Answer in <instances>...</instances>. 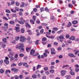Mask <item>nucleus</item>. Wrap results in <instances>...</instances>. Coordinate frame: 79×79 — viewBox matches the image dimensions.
Wrapping results in <instances>:
<instances>
[{
    "instance_id": "obj_1",
    "label": "nucleus",
    "mask_w": 79,
    "mask_h": 79,
    "mask_svg": "<svg viewBox=\"0 0 79 79\" xmlns=\"http://www.w3.org/2000/svg\"><path fill=\"white\" fill-rule=\"evenodd\" d=\"M27 39L24 36H21L20 38V41L22 43H24L26 42Z\"/></svg>"
},
{
    "instance_id": "obj_2",
    "label": "nucleus",
    "mask_w": 79,
    "mask_h": 79,
    "mask_svg": "<svg viewBox=\"0 0 79 79\" xmlns=\"http://www.w3.org/2000/svg\"><path fill=\"white\" fill-rule=\"evenodd\" d=\"M4 26L7 27H2V29H3L4 31H7L6 29H8V23H5L4 24Z\"/></svg>"
},
{
    "instance_id": "obj_3",
    "label": "nucleus",
    "mask_w": 79,
    "mask_h": 79,
    "mask_svg": "<svg viewBox=\"0 0 79 79\" xmlns=\"http://www.w3.org/2000/svg\"><path fill=\"white\" fill-rule=\"evenodd\" d=\"M11 70L12 71L14 72L15 73H16L18 72V71H19V69H16L14 68L11 69Z\"/></svg>"
},
{
    "instance_id": "obj_4",
    "label": "nucleus",
    "mask_w": 79,
    "mask_h": 79,
    "mask_svg": "<svg viewBox=\"0 0 79 79\" xmlns=\"http://www.w3.org/2000/svg\"><path fill=\"white\" fill-rule=\"evenodd\" d=\"M51 50V54L52 55H54L56 54V52H55L54 51H55V49L53 48H51L50 49Z\"/></svg>"
},
{
    "instance_id": "obj_5",
    "label": "nucleus",
    "mask_w": 79,
    "mask_h": 79,
    "mask_svg": "<svg viewBox=\"0 0 79 79\" xmlns=\"http://www.w3.org/2000/svg\"><path fill=\"white\" fill-rule=\"evenodd\" d=\"M14 55V53L13 52H10L9 53V54H8V56L9 58H10L11 57H12V56H13Z\"/></svg>"
},
{
    "instance_id": "obj_6",
    "label": "nucleus",
    "mask_w": 79,
    "mask_h": 79,
    "mask_svg": "<svg viewBox=\"0 0 79 79\" xmlns=\"http://www.w3.org/2000/svg\"><path fill=\"white\" fill-rule=\"evenodd\" d=\"M22 65H23V67L25 66L26 68H27L29 67V66L27 65V63H22Z\"/></svg>"
},
{
    "instance_id": "obj_7",
    "label": "nucleus",
    "mask_w": 79,
    "mask_h": 79,
    "mask_svg": "<svg viewBox=\"0 0 79 79\" xmlns=\"http://www.w3.org/2000/svg\"><path fill=\"white\" fill-rule=\"evenodd\" d=\"M66 71L65 70H62L61 71V76H64V75L65 74V73Z\"/></svg>"
},
{
    "instance_id": "obj_8",
    "label": "nucleus",
    "mask_w": 79,
    "mask_h": 79,
    "mask_svg": "<svg viewBox=\"0 0 79 79\" xmlns=\"http://www.w3.org/2000/svg\"><path fill=\"white\" fill-rule=\"evenodd\" d=\"M58 38H59L60 39H61V40L64 39V35H60L58 37Z\"/></svg>"
},
{
    "instance_id": "obj_9",
    "label": "nucleus",
    "mask_w": 79,
    "mask_h": 79,
    "mask_svg": "<svg viewBox=\"0 0 79 79\" xmlns=\"http://www.w3.org/2000/svg\"><path fill=\"white\" fill-rule=\"evenodd\" d=\"M35 51L33 49H32L30 51V54L31 55H33L35 53Z\"/></svg>"
},
{
    "instance_id": "obj_10",
    "label": "nucleus",
    "mask_w": 79,
    "mask_h": 79,
    "mask_svg": "<svg viewBox=\"0 0 79 79\" xmlns=\"http://www.w3.org/2000/svg\"><path fill=\"white\" fill-rule=\"evenodd\" d=\"M69 56L71 57H76V56L73 54V53H69L68 54Z\"/></svg>"
},
{
    "instance_id": "obj_11",
    "label": "nucleus",
    "mask_w": 79,
    "mask_h": 79,
    "mask_svg": "<svg viewBox=\"0 0 79 79\" xmlns=\"http://www.w3.org/2000/svg\"><path fill=\"white\" fill-rule=\"evenodd\" d=\"M0 45H1L2 48H4L5 47H6V45L4 44L3 42H1L0 43Z\"/></svg>"
},
{
    "instance_id": "obj_12",
    "label": "nucleus",
    "mask_w": 79,
    "mask_h": 79,
    "mask_svg": "<svg viewBox=\"0 0 79 79\" xmlns=\"http://www.w3.org/2000/svg\"><path fill=\"white\" fill-rule=\"evenodd\" d=\"M31 49V48L27 47V48H26V52H29V51H30Z\"/></svg>"
},
{
    "instance_id": "obj_13",
    "label": "nucleus",
    "mask_w": 79,
    "mask_h": 79,
    "mask_svg": "<svg viewBox=\"0 0 79 79\" xmlns=\"http://www.w3.org/2000/svg\"><path fill=\"white\" fill-rule=\"evenodd\" d=\"M7 39L6 38H3L2 40L4 43L6 44L7 43Z\"/></svg>"
},
{
    "instance_id": "obj_14",
    "label": "nucleus",
    "mask_w": 79,
    "mask_h": 79,
    "mask_svg": "<svg viewBox=\"0 0 79 79\" xmlns=\"http://www.w3.org/2000/svg\"><path fill=\"white\" fill-rule=\"evenodd\" d=\"M25 26L26 27H27L28 28H30L31 27L30 26V25L28 23H26Z\"/></svg>"
},
{
    "instance_id": "obj_15",
    "label": "nucleus",
    "mask_w": 79,
    "mask_h": 79,
    "mask_svg": "<svg viewBox=\"0 0 79 79\" xmlns=\"http://www.w3.org/2000/svg\"><path fill=\"white\" fill-rule=\"evenodd\" d=\"M72 24H74V25H75L77 24L78 23V22L77 21H73L72 22Z\"/></svg>"
},
{
    "instance_id": "obj_16",
    "label": "nucleus",
    "mask_w": 79,
    "mask_h": 79,
    "mask_svg": "<svg viewBox=\"0 0 79 79\" xmlns=\"http://www.w3.org/2000/svg\"><path fill=\"white\" fill-rule=\"evenodd\" d=\"M35 20H33L32 19H31L30 20V22L31 23V24H35Z\"/></svg>"
},
{
    "instance_id": "obj_17",
    "label": "nucleus",
    "mask_w": 79,
    "mask_h": 79,
    "mask_svg": "<svg viewBox=\"0 0 79 79\" xmlns=\"http://www.w3.org/2000/svg\"><path fill=\"white\" fill-rule=\"evenodd\" d=\"M32 78L33 79H35L37 78V75L35 74H33L32 76Z\"/></svg>"
},
{
    "instance_id": "obj_18",
    "label": "nucleus",
    "mask_w": 79,
    "mask_h": 79,
    "mask_svg": "<svg viewBox=\"0 0 79 79\" xmlns=\"http://www.w3.org/2000/svg\"><path fill=\"white\" fill-rule=\"evenodd\" d=\"M21 48H23L24 47V44L23 43H20V44H18Z\"/></svg>"
},
{
    "instance_id": "obj_19",
    "label": "nucleus",
    "mask_w": 79,
    "mask_h": 79,
    "mask_svg": "<svg viewBox=\"0 0 79 79\" xmlns=\"http://www.w3.org/2000/svg\"><path fill=\"white\" fill-rule=\"evenodd\" d=\"M8 73H11L10 70H6V71H5V74H8Z\"/></svg>"
},
{
    "instance_id": "obj_20",
    "label": "nucleus",
    "mask_w": 79,
    "mask_h": 79,
    "mask_svg": "<svg viewBox=\"0 0 79 79\" xmlns=\"http://www.w3.org/2000/svg\"><path fill=\"white\" fill-rule=\"evenodd\" d=\"M9 23L10 24H13V25L15 24V22L14 21H10Z\"/></svg>"
},
{
    "instance_id": "obj_21",
    "label": "nucleus",
    "mask_w": 79,
    "mask_h": 79,
    "mask_svg": "<svg viewBox=\"0 0 79 79\" xmlns=\"http://www.w3.org/2000/svg\"><path fill=\"white\" fill-rule=\"evenodd\" d=\"M69 39L72 40H75V37L74 36H71L69 38Z\"/></svg>"
},
{
    "instance_id": "obj_22",
    "label": "nucleus",
    "mask_w": 79,
    "mask_h": 79,
    "mask_svg": "<svg viewBox=\"0 0 79 79\" xmlns=\"http://www.w3.org/2000/svg\"><path fill=\"white\" fill-rule=\"evenodd\" d=\"M41 67V65L40 64H38L37 66V69H36L38 70V69H40Z\"/></svg>"
},
{
    "instance_id": "obj_23",
    "label": "nucleus",
    "mask_w": 79,
    "mask_h": 79,
    "mask_svg": "<svg viewBox=\"0 0 79 79\" xmlns=\"http://www.w3.org/2000/svg\"><path fill=\"white\" fill-rule=\"evenodd\" d=\"M4 62L5 63V64H8L9 63V60H4Z\"/></svg>"
},
{
    "instance_id": "obj_24",
    "label": "nucleus",
    "mask_w": 79,
    "mask_h": 79,
    "mask_svg": "<svg viewBox=\"0 0 79 79\" xmlns=\"http://www.w3.org/2000/svg\"><path fill=\"white\" fill-rule=\"evenodd\" d=\"M15 48H16V49H17L18 50H20L21 48L19 47V44H17L16 45V47H15Z\"/></svg>"
},
{
    "instance_id": "obj_25",
    "label": "nucleus",
    "mask_w": 79,
    "mask_h": 79,
    "mask_svg": "<svg viewBox=\"0 0 79 79\" xmlns=\"http://www.w3.org/2000/svg\"><path fill=\"white\" fill-rule=\"evenodd\" d=\"M44 10L46 11H47V12H49L50 11V9H48V8L47 7H46L44 9Z\"/></svg>"
},
{
    "instance_id": "obj_26",
    "label": "nucleus",
    "mask_w": 79,
    "mask_h": 79,
    "mask_svg": "<svg viewBox=\"0 0 79 79\" xmlns=\"http://www.w3.org/2000/svg\"><path fill=\"white\" fill-rule=\"evenodd\" d=\"M51 34V33H50V32H46V37H48V35H50Z\"/></svg>"
},
{
    "instance_id": "obj_27",
    "label": "nucleus",
    "mask_w": 79,
    "mask_h": 79,
    "mask_svg": "<svg viewBox=\"0 0 79 79\" xmlns=\"http://www.w3.org/2000/svg\"><path fill=\"white\" fill-rule=\"evenodd\" d=\"M22 5H20V7L21 8H23V7H24V6L25 5V3L23 2H22Z\"/></svg>"
},
{
    "instance_id": "obj_28",
    "label": "nucleus",
    "mask_w": 79,
    "mask_h": 79,
    "mask_svg": "<svg viewBox=\"0 0 79 79\" xmlns=\"http://www.w3.org/2000/svg\"><path fill=\"white\" fill-rule=\"evenodd\" d=\"M5 12L8 13H10V11L8 9H5Z\"/></svg>"
},
{
    "instance_id": "obj_29",
    "label": "nucleus",
    "mask_w": 79,
    "mask_h": 79,
    "mask_svg": "<svg viewBox=\"0 0 79 79\" xmlns=\"http://www.w3.org/2000/svg\"><path fill=\"white\" fill-rule=\"evenodd\" d=\"M24 51V49L23 48H22L20 49V52H23Z\"/></svg>"
},
{
    "instance_id": "obj_30",
    "label": "nucleus",
    "mask_w": 79,
    "mask_h": 79,
    "mask_svg": "<svg viewBox=\"0 0 79 79\" xmlns=\"http://www.w3.org/2000/svg\"><path fill=\"white\" fill-rule=\"evenodd\" d=\"M13 30V28H10L8 29L7 32V33H9L11 31H12Z\"/></svg>"
},
{
    "instance_id": "obj_31",
    "label": "nucleus",
    "mask_w": 79,
    "mask_h": 79,
    "mask_svg": "<svg viewBox=\"0 0 79 79\" xmlns=\"http://www.w3.org/2000/svg\"><path fill=\"white\" fill-rule=\"evenodd\" d=\"M69 67V65L68 64H66V65L63 66L62 67V68L63 69H64L66 67Z\"/></svg>"
},
{
    "instance_id": "obj_32",
    "label": "nucleus",
    "mask_w": 79,
    "mask_h": 79,
    "mask_svg": "<svg viewBox=\"0 0 79 79\" xmlns=\"http://www.w3.org/2000/svg\"><path fill=\"white\" fill-rule=\"evenodd\" d=\"M19 23H20L21 24H23L24 22L22 21H18Z\"/></svg>"
},
{
    "instance_id": "obj_33",
    "label": "nucleus",
    "mask_w": 79,
    "mask_h": 79,
    "mask_svg": "<svg viewBox=\"0 0 79 79\" xmlns=\"http://www.w3.org/2000/svg\"><path fill=\"white\" fill-rule=\"evenodd\" d=\"M36 17L35 16H33L32 17V19L33 20H34V21H35V20L36 19Z\"/></svg>"
},
{
    "instance_id": "obj_34",
    "label": "nucleus",
    "mask_w": 79,
    "mask_h": 79,
    "mask_svg": "<svg viewBox=\"0 0 79 79\" xmlns=\"http://www.w3.org/2000/svg\"><path fill=\"white\" fill-rule=\"evenodd\" d=\"M4 73V70L2 69H1V70H0V73L1 74H2Z\"/></svg>"
},
{
    "instance_id": "obj_35",
    "label": "nucleus",
    "mask_w": 79,
    "mask_h": 79,
    "mask_svg": "<svg viewBox=\"0 0 79 79\" xmlns=\"http://www.w3.org/2000/svg\"><path fill=\"white\" fill-rule=\"evenodd\" d=\"M19 38H20L19 37L17 36V37H16L15 38V40L18 41V40H19Z\"/></svg>"
},
{
    "instance_id": "obj_36",
    "label": "nucleus",
    "mask_w": 79,
    "mask_h": 79,
    "mask_svg": "<svg viewBox=\"0 0 79 79\" xmlns=\"http://www.w3.org/2000/svg\"><path fill=\"white\" fill-rule=\"evenodd\" d=\"M27 32H28V34L31 35V31L30 30L27 31Z\"/></svg>"
},
{
    "instance_id": "obj_37",
    "label": "nucleus",
    "mask_w": 79,
    "mask_h": 79,
    "mask_svg": "<svg viewBox=\"0 0 79 79\" xmlns=\"http://www.w3.org/2000/svg\"><path fill=\"white\" fill-rule=\"evenodd\" d=\"M47 38L45 37L43 38V39H42V41H47Z\"/></svg>"
},
{
    "instance_id": "obj_38",
    "label": "nucleus",
    "mask_w": 79,
    "mask_h": 79,
    "mask_svg": "<svg viewBox=\"0 0 79 79\" xmlns=\"http://www.w3.org/2000/svg\"><path fill=\"white\" fill-rule=\"evenodd\" d=\"M3 64V60H0V65H2Z\"/></svg>"
},
{
    "instance_id": "obj_39",
    "label": "nucleus",
    "mask_w": 79,
    "mask_h": 79,
    "mask_svg": "<svg viewBox=\"0 0 79 79\" xmlns=\"http://www.w3.org/2000/svg\"><path fill=\"white\" fill-rule=\"evenodd\" d=\"M10 10L12 12H13L14 13H16V11L15 10H13V9H11Z\"/></svg>"
},
{
    "instance_id": "obj_40",
    "label": "nucleus",
    "mask_w": 79,
    "mask_h": 79,
    "mask_svg": "<svg viewBox=\"0 0 79 79\" xmlns=\"http://www.w3.org/2000/svg\"><path fill=\"white\" fill-rule=\"evenodd\" d=\"M70 73L72 75H75V73L74 72H70Z\"/></svg>"
},
{
    "instance_id": "obj_41",
    "label": "nucleus",
    "mask_w": 79,
    "mask_h": 79,
    "mask_svg": "<svg viewBox=\"0 0 79 79\" xmlns=\"http://www.w3.org/2000/svg\"><path fill=\"white\" fill-rule=\"evenodd\" d=\"M50 73H52L53 74L54 73V70H50Z\"/></svg>"
},
{
    "instance_id": "obj_42",
    "label": "nucleus",
    "mask_w": 79,
    "mask_h": 79,
    "mask_svg": "<svg viewBox=\"0 0 79 79\" xmlns=\"http://www.w3.org/2000/svg\"><path fill=\"white\" fill-rule=\"evenodd\" d=\"M24 56V54H23V53L19 54V56L22 57H23Z\"/></svg>"
},
{
    "instance_id": "obj_43",
    "label": "nucleus",
    "mask_w": 79,
    "mask_h": 79,
    "mask_svg": "<svg viewBox=\"0 0 79 79\" xmlns=\"http://www.w3.org/2000/svg\"><path fill=\"white\" fill-rule=\"evenodd\" d=\"M40 10H41L40 12L42 13V11H44V7H41L40 8Z\"/></svg>"
},
{
    "instance_id": "obj_44",
    "label": "nucleus",
    "mask_w": 79,
    "mask_h": 79,
    "mask_svg": "<svg viewBox=\"0 0 79 79\" xmlns=\"http://www.w3.org/2000/svg\"><path fill=\"white\" fill-rule=\"evenodd\" d=\"M48 38H50L51 39H53L54 38H55V37L54 36H48V37H47Z\"/></svg>"
},
{
    "instance_id": "obj_45",
    "label": "nucleus",
    "mask_w": 79,
    "mask_h": 79,
    "mask_svg": "<svg viewBox=\"0 0 79 79\" xmlns=\"http://www.w3.org/2000/svg\"><path fill=\"white\" fill-rule=\"evenodd\" d=\"M53 30H54L55 31H57L59 30V29L58 28L54 27L53 28Z\"/></svg>"
},
{
    "instance_id": "obj_46",
    "label": "nucleus",
    "mask_w": 79,
    "mask_h": 79,
    "mask_svg": "<svg viewBox=\"0 0 79 79\" xmlns=\"http://www.w3.org/2000/svg\"><path fill=\"white\" fill-rule=\"evenodd\" d=\"M53 44H54V45L57 46L58 44V43L57 42H54Z\"/></svg>"
},
{
    "instance_id": "obj_47",
    "label": "nucleus",
    "mask_w": 79,
    "mask_h": 79,
    "mask_svg": "<svg viewBox=\"0 0 79 79\" xmlns=\"http://www.w3.org/2000/svg\"><path fill=\"white\" fill-rule=\"evenodd\" d=\"M21 31V32L22 33H23L24 32V28H22Z\"/></svg>"
},
{
    "instance_id": "obj_48",
    "label": "nucleus",
    "mask_w": 79,
    "mask_h": 79,
    "mask_svg": "<svg viewBox=\"0 0 79 79\" xmlns=\"http://www.w3.org/2000/svg\"><path fill=\"white\" fill-rule=\"evenodd\" d=\"M15 5H16L17 6H19V3L16 2H15Z\"/></svg>"
},
{
    "instance_id": "obj_49",
    "label": "nucleus",
    "mask_w": 79,
    "mask_h": 79,
    "mask_svg": "<svg viewBox=\"0 0 79 79\" xmlns=\"http://www.w3.org/2000/svg\"><path fill=\"white\" fill-rule=\"evenodd\" d=\"M45 74L47 75H48L49 74H50V73H49L48 71H46L45 72Z\"/></svg>"
},
{
    "instance_id": "obj_50",
    "label": "nucleus",
    "mask_w": 79,
    "mask_h": 79,
    "mask_svg": "<svg viewBox=\"0 0 79 79\" xmlns=\"http://www.w3.org/2000/svg\"><path fill=\"white\" fill-rule=\"evenodd\" d=\"M72 24L70 22H69L68 25V26L69 27L70 26H71Z\"/></svg>"
},
{
    "instance_id": "obj_51",
    "label": "nucleus",
    "mask_w": 79,
    "mask_h": 79,
    "mask_svg": "<svg viewBox=\"0 0 79 79\" xmlns=\"http://www.w3.org/2000/svg\"><path fill=\"white\" fill-rule=\"evenodd\" d=\"M33 10L34 12H36L37 10V9L36 8H34Z\"/></svg>"
},
{
    "instance_id": "obj_52",
    "label": "nucleus",
    "mask_w": 79,
    "mask_h": 79,
    "mask_svg": "<svg viewBox=\"0 0 79 79\" xmlns=\"http://www.w3.org/2000/svg\"><path fill=\"white\" fill-rule=\"evenodd\" d=\"M39 41V40H37L36 41L35 44L36 45H37L38 44V42Z\"/></svg>"
},
{
    "instance_id": "obj_53",
    "label": "nucleus",
    "mask_w": 79,
    "mask_h": 79,
    "mask_svg": "<svg viewBox=\"0 0 79 79\" xmlns=\"http://www.w3.org/2000/svg\"><path fill=\"white\" fill-rule=\"evenodd\" d=\"M20 20H23L24 22H26L24 20H23V18L22 17H21L20 18Z\"/></svg>"
},
{
    "instance_id": "obj_54",
    "label": "nucleus",
    "mask_w": 79,
    "mask_h": 79,
    "mask_svg": "<svg viewBox=\"0 0 79 79\" xmlns=\"http://www.w3.org/2000/svg\"><path fill=\"white\" fill-rule=\"evenodd\" d=\"M48 69V68L47 67H45L44 68V70L45 71H47Z\"/></svg>"
},
{
    "instance_id": "obj_55",
    "label": "nucleus",
    "mask_w": 79,
    "mask_h": 79,
    "mask_svg": "<svg viewBox=\"0 0 79 79\" xmlns=\"http://www.w3.org/2000/svg\"><path fill=\"white\" fill-rule=\"evenodd\" d=\"M63 32V31L62 30H60L59 31H58L57 32V33L58 34H60V33H61V32Z\"/></svg>"
},
{
    "instance_id": "obj_56",
    "label": "nucleus",
    "mask_w": 79,
    "mask_h": 79,
    "mask_svg": "<svg viewBox=\"0 0 79 79\" xmlns=\"http://www.w3.org/2000/svg\"><path fill=\"white\" fill-rule=\"evenodd\" d=\"M68 6L69 7V8H72L73 7V5H71L70 4H69Z\"/></svg>"
},
{
    "instance_id": "obj_57",
    "label": "nucleus",
    "mask_w": 79,
    "mask_h": 79,
    "mask_svg": "<svg viewBox=\"0 0 79 79\" xmlns=\"http://www.w3.org/2000/svg\"><path fill=\"white\" fill-rule=\"evenodd\" d=\"M54 19H55V17L54 16H52V17L51 18V20H52L53 22V21Z\"/></svg>"
},
{
    "instance_id": "obj_58",
    "label": "nucleus",
    "mask_w": 79,
    "mask_h": 79,
    "mask_svg": "<svg viewBox=\"0 0 79 79\" xmlns=\"http://www.w3.org/2000/svg\"><path fill=\"white\" fill-rule=\"evenodd\" d=\"M19 77L17 75H15V79H19Z\"/></svg>"
},
{
    "instance_id": "obj_59",
    "label": "nucleus",
    "mask_w": 79,
    "mask_h": 79,
    "mask_svg": "<svg viewBox=\"0 0 79 79\" xmlns=\"http://www.w3.org/2000/svg\"><path fill=\"white\" fill-rule=\"evenodd\" d=\"M22 64H23V63L20 62V63H19L18 64L19 66H21Z\"/></svg>"
},
{
    "instance_id": "obj_60",
    "label": "nucleus",
    "mask_w": 79,
    "mask_h": 79,
    "mask_svg": "<svg viewBox=\"0 0 79 79\" xmlns=\"http://www.w3.org/2000/svg\"><path fill=\"white\" fill-rule=\"evenodd\" d=\"M79 71V69H75V71L76 72H78Z\"/></svg>"
},
{
    "instance_id": "obj_61",
    "label": "nucleus",
    "mask_w": 79,
    "mask_h": 79,
    "mask_svg": "<svg viewBox=\"0 0 79 79\" xmlns=\"http://www.w3.org/2000/svg\"><path fill=\"white\" fill-rule=\"evenodd\" d=\"M67 42L69 44H71L72 43L71 41L69 40H68V41H67Z\"/></svg>"
},
{
    "instance_id": "obj_62",
    "label": "nucleus",
    "mask_w": 79,
    "mask_h": 79,
    "mask_svg": "<svg viewBox=\"0 0 79 79\" xmlns=\"http://www.w3.org/2000/svg\"><path fill=\"white\" fill-rule=\"evenodd\" d=\"M19 15L21 16H22L23 15V14L22 12H20L19 13Z\"/></svg>"
},
{
    "instance_id": "obj_63",
    "label": "nucleus",
    "mask_w": 79,
    "mask_h": 79,
    "mask_svg": "<svg viewBox=\"0 0 79 79\" xmlns=\"http://www.w3.org/2000/svg\"><path fill=\"white\" fill-rule=\"evenodd\" d=\"M79 53V50H77L75 52V54L76 55L77 54Z\"/></svg>"
},
{
    "instance_id": "obj_64",
    "label": "nucleus",
    "mask_w": 79,
    "mask_h": 79,
    "mask_svg": "<svg viewBox=\"0 0 79 79\" xmlns=\"http://www.w3.org/2000/svg\"><path fill=\"white\" fill-rule=\"evenodd\" d=\"M30 40H31V38L30 37L27 36V40L28 41H29Z\"/></svg>"
}]
</instances>
